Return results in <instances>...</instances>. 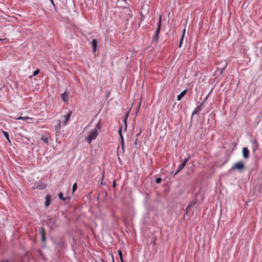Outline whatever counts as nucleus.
<instances>
[{
	"mask_svg": "<svg viewBox=\"0 0 262 262\" xmlns=\"http://www.w3.org/2000/svg\"><path fill=\"white\" fill-rule=\"evenodd\" d=\"M187 90H184V91H183L179 95H178L177 100H181L182 99V98L185 96V95L187 94Z\"/></svg>",
	"mask_w": 262,
	"mask_h": 262,
	"instance_id": "13",
	"label": "nucleus"
},
{
	"mask_svg": "<svg viewBox=\"0 0 262 262\" xmlns=\"http://www.w3.org/2000/svg\"><path fill=\"white\" fill-rule=\"evenodd\" d=\"M190 208H187V207H186V214H188V211H189V209Z\"/></svg>",
	"mask_w": 262,
	"mask_h": 262,
	"instance_id": "36",
	"label": "nucleus"
},
{
	"mask_svg": "<svg viewBox=\"0 0 262 262\" xmlns=\"http://www.w3.org/2000/svg\"><path fill=\"white\" fill-rule=\"evenodd\" d=\"M50 1L52 5L54 6L55 10L56 11H56V7H55V4H54V3L53 0H50Z\"/></svg>",
	"mask_w": 262,
	"mask_h": 262,
	"instance_id": "30",
	"label": "nucleus"
},
{
	"mask_svg": "<svg viewBox=\"0 0 262 262\" xmlns=\"http://www.w3.org/2000/svg\"><path fill=\"white\" fill-rule=\"evenodd\" d=\"M40 140H42L46 144L49 145L48 139L47 137H42Z\"/></svg>",
	"mask_w": 262,
	"mask_h": 262,
	"instance_id": "24",
	"label": "nucleus"
},
{
	"mask_svg": "<svg viewBox=\"0 0 262 262\" xmlns=\"http://www.w3.org/2000/svg\"><path fill=\"white\" fill-rule=\"evenodd\" d=\"M39 233L41 235V241L44 243L46 241V232L43 227H41L39 230Z\"/></svg>",
	"mask_w": 262,
	"mask_h": 262,
	"instance_id": "10",
	"label": "nucleus"
},
{
	"mask_svg": "<svg viewBox=\"0 0 262 262\" xmlns=\"http://www.w3.org/2000/svg\"><path fill=\"white\" fill-rule=\"evenodd\" d=\"M26 139H27L28 141H29V139H28V138H26Z\"/></svg>",
	"mask_w": 262,
	"mask_h": 262,
	"instance_id": "45",
	"label": "nucleus"
},
{
	"mask_svg": "<svg viewBox=\"0 0 262 262\" xmlns=\"http://www.w3.org/2000/svg\"><path fill=\"white\" fill-rule=\"evenodd\" d=\"M0 262H10L9 260H6L5 261H4V260H2Z\"/></svg>",
	"mask_w": 262,
	"mask_h": 262,
	"instance_id": "40",
	"label": "nucleus"
},
{
	"mask_svg": "<svg viewBox=\"0 0 262 262\" xmlns=\"http://www.w3.org/2000/svg\"><path fill=\"white\" fill-rule=\"evenodd\" d=\"M116 182L115 180H114L113 183V187L115 188V187H116Z\"/></svg>",
	"mask_w": 262,
	"mask_h": 262,
	"instance_id": "32",
	"label": "nucleus"
},
{
	"mask_svg": "<svg viewBox=\"0 0 262 262\" xmlns=\"http://www.w3.org/2000/svg\"><path fill=\"white\" fill-rule=\"evenodd\" d=\"M46 185L43 182H39L35 184L33 189H37L38 190H43L46 188Z\"/></svg>",
	"mask_w": 262,
	"mask_h": 262,
	"instance_id": "6",
	"label": "nucleus"
},
{
	"mask_svg": "<svg viewBox=\"0 0 262 262\" xmlns=\"http://www.w3.org/2000/svg\"><path fill=\"white\" fill-rule=\"evenodd\" d=\"M122 127H121L119 128V130H118L119 135H121V134H122Z\"/></svg>",
	"mask_w": 262,
	"mask_h": 262,
	"instance_id": "33",
	"label": "nucleus"
},
{
	"mask_svg": "<svg viewBox=\"0 0 262 262\" xmlns=\"http://www.w3.org/2000/svg\"><path fill=\"white\" fill-rule=\"evenodd\" d=\"M185 29H184L183 31V33H182V36L181 37L180 40L179 41V48H181L182 47V43L183 41L184 37L185 35Z\"/></svg>",
	"mask_w": 262,
	"mask_h": 262,
	"instance_id": "16",
	"label": "nucleus"
},
{
	"mask_svg": "<svg viewBox=\"0 0 262 262\" xmlns=\"http://www.w3.org/2000/svg\"><path fill=\"white\" fill-rule=\"evenodd\" d=\"M162 26V17L161 16L159 18V21L157 24V30L155 33L154 36H153L152 43H155V45H157L158 42V39L159 37V34L161 30V28Z\"/></svg>",
	"mask_w": 262,
	"mask_h": 262,
	"instance_id": "2",
	"label": "nucleus"
},
{
	"mask_svg": "<svg viewBox=\"0 0 262 262\" xmlns=\"http://www.w3.org/2000/svg\"><path fill=\"white\" fill-rule=\"evenodd\" d=\"M249 150L247 147H244L242 149L243 157L245 159H248L249 157Z\"/></svg>",
	"mask_w": 262,
	"mask_h": 262,
	"instance_id": "7",
	"label": "nucleus"
},
{
	"mask_svg": "<svg viewBox=\"0 0 262 262\" xmlns=\"http://www.w3.org/2000/svg\"><path fill=\"white\" fill-rule=\"evenodd\" d=\"M40 73V70L39 69H37L34 71L33 73V75L30 76V78H31L33 76H35L37 75L38 74Z\"/></svg>",
	"mask_w": 262,
	"mask_h": 262,
	"instance_id": "23",
	"label": "nucleus"
},
{
	"mask_svg": "<svg viewBox=\"0 0 262 262\" xmlns=\"http://www.w3.org/2000/svg\"><path fill=\"white\" fill-rule=\"evenodd\" d=\"M245 169V165L241 161L235 163L232 166V170H237L239 172H243Z\"/></svg>",
	"mask_w": 262,
	"mask_h": 262,
	"instance_id": "3",
	"label": "nucleus"
},
{
	"mask_svg": "<svg viewBox=\"0 0 262 262\" xmlns=\"http://www.w3.org/2000/svg\"><path fill=\"white\" fill-rule=\"evenodd\" d=\"M119 136H120V138L121 140H122V139H123V137L122 134L119 135Z\"/></svg>",
	"mask_w": 262,
	"mask_h": 262,
	"instance_id": "37",
	"label": "nucleus"
},
{
	"mask_svg": "<svg viewBox=\"0 0 262 262\" xmlns=\"http://www.w3.org/2000/svg\"><path fill=\"white\" fill-rule=\"evenodd\" d=\"M129 112H127V113H126L125 117L128 118L129 116Z\"/></svg>",
	"mask_w": 262,
	"mask_h": 262,
	"instance_id": "35",
	"label": "nucleus"
},
{
	"mask_svg": "<svg viewBox=\"0 0 262 262\" xmlns=\"http://www.w3.org/2000/svg\"><path fill=\"white\" fill-rule=\"evenodd\" d=\"M77 189V184L76 183H74L72 187L73 193H74Z\"/></svg>",
	"mask_w": 262,
	"mask_h": 262,
	"instance_id": "25",
	"label": "nucleus"
},
{
	"mask_svg": "<svg viewBox=\"0 0 262 262\" xmlns=\"http://www.w3.org/2000/svg\"><path fill=\"white\" fill-rule=\"evenodd\" d=\"M219 68H217V71H219Z\"/></svg>",
	"mask_w": 262,
	"mask_h": 262,
	"instance_id": "44",
	"label": "nucleus"
},
{
	"mask_svg": "<svg viewBox=\"0 0 262 262\" xmlns=\"http://www.w3.org/2000/svg\"><path fill=\"white\" fill-rule=\"evenodd\" d=\"M118 255L119 256V258L120 259V260L121 262H124L123 258V254L121 250L118 251Z\"/></svg>",
	"mask_w": 262,
	"mask_h": 262,
	"instance_id": "22",
	"label": "nucleus"
},
{
	"mask_svg": "<svg viewBox=\"0 0 262 262\" xmlns=\"http://www.w3.org/2000/svg\"><path fill=\"white\" fill-rule=\"evenodd\" d=\"M259 146V143L257 142V141L255 139H254L253 141H252V151L253 153L254 154L257 149H258Z\"/></svg>",
	"mask_w": 262,
	"mask_h": 262,
	"instance_id": "9",
	"label": "nucleus"
},
{
	"mask_svg": "<svg viewBox=\"0 0 262 262\" xmlns=\"http://www.w3.org/2000/svg\"><path fill=\"white\" fill-rule=\"evenodd\" d=\"M259 51H260V53L262 54V46L260 48Z\"/></svg>",
	"mask_w": 262,
	"mask_h": 262,
	"instance_id": "38",
	"label": "nucleus"
},
{
	"mask_svg": "<svg viewBox=\"0 0 262 262\" xmlns=\"http://www.w3.org/2000/svg\"><path fill=\"white\" fill-rule=\"evenodd\" d=\"M56 220L54 218H51L48 220V223L52 225H55Z\"/></svg>",
	"mask_w": 262,
	"mask_h": 262,
	"instance_id": "20",
	"label": "nucleus"
},
{
	"mask_svg": "<svg viewBox=\"0 0 262 262\" xmlns=\"http://www.w3.org/2000/svg\"><path fill=\"white\" fill-rule=\"evenodd\" d=\"M227 66V62L226 61H224L223 62V67L220 69V74H222L223 72L224 71L225 69H226V67Z\"/></svg>",
	"mask_w": 262,
	"mask_h": 262,
	"instance_id": "17",
	"label": "nucleus"
},
{
	"mask_svg": "<svg viewBox=\"0 0 262 262\" xmlns=\"http://www.w3.org/2000/svg\"><path fill=\"white\" fill-rule=\"evenodd\" d=\"M1 40H2V39H0V41H1Z\"/></svg>",
	"mask_w": 262,
	"mask_h": 262,
	"instance_id": "47",
	"label": "nucleus"
},
{
	"mask_svg": "<svg viewBox=\"0 0 262 262\" xmlns=\"http://www.w3.org/2000/svg\"><path fill=\"white\" fill-rule=\"evenodd\" d=\"M58 197L60 200H63V201H66L67 199L66 198L63 197V194L62 192H60L58 193Z\"/></svg>",
	"mask_w": 262,
	"mask_h": 262,
	"instance_id": "21",
	"label": "nucleus"
},
{
	"mask_svg": "<svg viewBox=\"0 0 262 262\" xmlns=\"http://www.w3.org/2000/svg\"><path fill=\"white\" fill-rule=\"evenodd\" d=\"M125 3L127 4L128 6L123 7V8L126 9L127 11L126 12V15L128 18H131L133 17L132 11L130 9L129 4H127L126 0H123Z\"/></svg>",
	"mask_w": 262,
	"mask_h": 262,
	"instance_id": "5",
	"label": "nucleus"
},
{
	"mask_svg": "<svg viewBox=\"0 0 262 262\" xmlns=\"http://www.w3.org/2000/svg\"><path fill=\"white\" fill-rule=\"evenodd\" d=\"M113 262H114V260H113Z\"/></svg>",
	"mask_w": 262,
	"mask_h": 262,
	"instance_id": "48",
	"label": "nucleus"
},
{
	"mask_svg": "<svg viewBox=\"0 0 262 262\" xmlns=\"http://www.w3.org/2000/svg\"><path fill=\"white\" fill-rule=\"evenodd\" d=\"M101 184H103V182H102V180L101 181Z\"/></svg>",
	"mask_w": 262,
	"mask_h": 262,
	"instance_id": "43",
	"label": "nucleus"
},
{
	"mask_svg": "<svg viewBox=\"0 0 262 262\" xmlns=\"http://www.w3.org/2000/svg\"><path fill=\"white\" fill-rule=\"evenodd\" d=\"M139 136V134H138L136 135V136Z\"/></svg>",
	"mask_w": 262,
	"mask_h": 262,
	"instance_id": "46",
	"label": "nucleus"
},
{
	"mask_svg": "<svg viewBox=\"0 0 262 262\" xmlns=\"http://www.w3.org/2000/svg\"><path fill=\"white\" fill-rule=\"evenodd\" d=\"M189 158H190V156H189L188 158H185L184 160L183 161V162L182 163L184 164L183 165L185 166L186 163L188 162V161L189 160Z\"/></svg>",
	"mask_w": 262,
	"mask_h": 262,
	"instance_id": "27",
	"label": "nucleus"
},
{
	"mask_svg": "<svg viewBox=\"0 0 262 262\" xmlns=\"http://www.w3.org/2000/svg\"><path fill=\"white\" fill-rule=\"evenodd\" d=\"M175 173V172H174L173 171H172L171 172H170V174L171 175H172V176H173V174Z\"/></svg>",
	"mask_w": 262,
	"mask_h": 262,
	"instance_id": "39",
	"label": "nucleus"
},
{
	"mask_svg": "<svg viewBox=\"0 0 262 262\" xmlns=\"http://www.w3.org/2000/svg\"><path fill=\"white\" fill-rule=\"evenodd\" d=\"M71 114H72V112L70 111L68 112V113L67 115L63 116L64 119L63 121V124L64 125H66L67 124L68 121L69 120V119L71 116Z\"/></svg>",
	"mask_w": 262,
	"mask_h": 262,
	"instance_id": "11",
	"label": "nucleus"
},
{
	"mask_svg": "<svg viewBox=\"0 0 262 262\" xmlns=\"http://www.w3.org/2000/svg\"><path fill=\"white\" fill-rule=\"evenodd\" d=\"M2 133H3V134L4 135V136L6 137V138L8 140V141L10 143L11 141L9 138V136L8 133L6 131H4V130H2Z\"/></svg>",
	"mask_w": 262,
	"mask_h": 262,
	"instance_id": "19",
	"label": "nucleus"
},
{
	"mask_svg": "<svg viewBox=\"0 0 262 262\" xmlns=\"http://www.w3.org/2000/svg\"><path fill=\"white\" fill-rule=\"evenodd\" d=\"M202 110V104H200L199 105H198L194 110V111H193L192 113V115H191V121L192 122V118H193V115H194L195 114H196L198 113H199L201 110Z\"/></svg>",
	"mask_w": 262,
	"mask_h": 262,
	"instance_id": "8",
	"label": "nucleus"
},
{
	"mask_svg": "<svg viewBox=\"0 0 262 262\" xmlns=\"http://www.w3.org/2000/svg\"><path fill=\"white\" fill-rule=\"evenodd\" d=\"M234 170H232V167L229 169V170L228 171V174H230V173H231L232 171H234Z\"/></svg>",
	"mask_w": 262,
	"mask_h": 262,
	"instance_id": "34",
	"label": "nucleus"
},
{
	"mask_svg": "<svg viewBox=\"0 0 262 262\" xmlns=\"http://www.w3.org/2000/svg\"><path fill=\"white\" fill-rule=\"evenodd\" d=\"M137 138L136 139V140L135 141L134 145H136L137 144Z\"/></svg>",
	"mask_w": 262,
	"mask_h": 262,
	"instance_id": "41",
	"label": "nucleus"
},
{
	"mask_svg": "<svg viewBox=\"0 0 262 262\" xmlns=\"http://www.w3.org/2000/svg\"><path fill=\"white\" fill-rule=\"evenodd\" d=\"M51 198H52V196L50 194H48L46 196V201H45V206L46 208H47L50 205V204L51 203Z\"/></svg>",
	"mask_w": 262,
	"mask_h": 262,
	"instance_id": "12",
	"label": "nucleus"
},
{
	"mask_svg": "<svg viewBox=\"0 0 262 262\" xmlns=\"http://www.w3.org/2000/svg\"><path fill=\"white\" fill-rule=\"evenodd\" d=\"M120 143H121V147H122V149L123 152H124V139H122V140H121Z\"/></svg>",
	"mask_w": 262,
	"mask_h": 262,
	"instance_id": "26",
	"label": "nucleus"
},
{
	"mask_svg": "<svg viewBox=\"0 0 262 262\" xmlns=\"http://www.w3.org/2000/svg\"><path fill=\"white\" fill-rule=\"evenodd\" d=\"M183 164H184L181 163L179 165L177 170L173 174V177H174L176 175H177L181 170H182L184 168V167H185V165H184Z\"/></svg>",
	"mask_w": 262,
	"mask_h": 262,
	"instance_id": "15",
	"label": "nucleus"
},
{
	"mask_svg": "<svg viewBox=\"0 0 262 262\" xmlns=\"http://www.w3.org/2000/svg\"><path fill=\"white\" fill-rule=\"evenodd\" d=\"M21 119V117H19L17 118L18 120H19V119Z\"/></svg>",
	"mask_w": 262,
	"mask_h": 262,
	"instance_id": "42",
	"label": "nucleus"
},
{
	"mask_svg": "<svg viewBox=\"0 0 262 262\" xmlns=\"http://www.w3.org/2000/svg\"><path fill=\"white\" fill-rule=\"evenodd\" d=\"M162 181V179L160 177H158L155 180V182L157 183V184H159Z\"/></svg>",
	"mask_w": 262,
	"mask_h": 262,
	"instance_id": "28",
	"label": "nucleus"
},
{
	"mask_svg": "<svg viewBox=\"0 0 262 262\" xmlns=\"http://www.w3.org/2000/svg\"><path fill=\"white\" fill-rule=\"evenodd\" d=\"M98 41L96 39H93L92 41V46L93 48V53L95 56H96V55L98 54V52L97 53V51L98 50Z\"/></svg>",
	"mask_w": 262,
	"mask_h": 262,
	"instance_id": "4",
	"label": "nucleus"
},
{
	"mask_svg": "<svg viewBox=\"0 0 262 262\" xmlns=\"http://www.w3.org/2000/svg\"><path fill=\"white\" fill-rule=\"evenodd\" d=\"M208 95H207L205 98L204 99V100L202 102V103L200 104H202V106H203V105L204 104V103H205V102L206 101V100L208 98Z\"/></svg>",
	"mask_w": 262,
	"mask_h": 262,
	"instance_id": "31",
	"label": "nucleus"
},
{
	"mask_svg": "<svg viewBox=\"0 0 262 262\" xmlns=\"http://www.w3.org/2000/svg\"><path fill=\"white\" fill-rule=\"evenodd\" d=\"M197 201L196 199L193 200L188 205H187V208H191V207L195 206V205L196 204Z\"/></svg>",
	"mask_w": 262,
	"mask_h": 262,
	"instance_id": "18",
	"label": "nucleus"
},
{
	"mask_svg": "<svg viewBox=\"0 0 262 262\" xmlns=\"http://www.w3.org/2000/svg\"><path fill=\"white\" fill-rule=\"evenodd\" d=\"M101 128V125L100 122H98L96 124L95 128L92 129L91 132H90L89 135L86 138H85V141L88 143L90 144L92 140L96 139L98 135V131L100 130Z\"/></svg>",
	"mask_w": 262,
	"mask_h": 262,
	"instance_id": "1",
	"label": "nucleus"
},
{
	"mask_svg": "<svg viewBox=\"0 0 262 262\" xmlns=\"http://www.w3.org/2000/svg\"><path fill=\"white\" fill-rule=\"evenodd\" d=\"M61 99L64 102H68V93L67 92H64L61 95Z\"/></svg>",
	"mask_w": 262,
	"mask_h": 262,
	"instance_id": "14",
	"label": "nucleus"
},
{
	"mask_svg": "<svg viewBox=\"0 0 262 262\" xmlns=\"http://www.w3.org/2000/svg\"><path fill=\"white\" fill-rule=\"evenodd\" d=\"M128 118H126V117H125L123 119V122L124 123V127H125V130H126L127 129V119Z\"/></svg>",
	"mask_w": 262,
	"mask_h": 262,
	"instance_id": "29",
	"label": "nucleus"
}]
</instances>
